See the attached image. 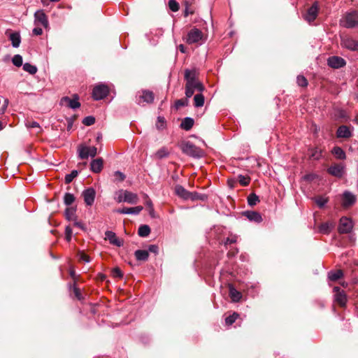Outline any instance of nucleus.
<instances>
[{
	"label": "nucleus",
	"mask_w": 358,
	"mask_h": 358,
	"mask_svg": "<svg viewBox=\"0 0 358 358\" xmlns=\"http://www.w3.org/2000/svg\"><path fill=\"white\" fill-rule=\"evenodd\" d=\"M204 104V96L201 94H196L194 97V105L195 107H201Z\"/></svg>",
	"instance_id": "obj_36"
},
{
	"label": "nucleus",
	"mask_w": 358,
	"mask_h": 358,
	"mask_svg": "<svg viewBox=\"0 0 358 358\" xmlns=\"http://www.w3.org/2000/svg\"><path fill=\"white\" fill-rule=\"evenodd\" d=\"M343 273L341 270L331 271L328 273V278L331 281H336L341 278Z\"/></svg>",
	"instance_id": "obj_32"
},
{
	"label": "nucleus",
	"mask_w": 358,
	"mask_h": 358,
	"mask_svg": "<svg viewBox=\"0 0 358 358\" xmlns=\"http://www.w3.org/2000/svg\"><path fill=\"white\" fill-rule=\"evenodd\" d=\"M78 174V171L73 170L71 172V173L66 175L65 176V182L69 184L73 181V180L77 177Z\"/></svg>",
	"instance_id": "obj_41"
},
{
	"label": "nucleus",
	"mask_w": 358,
	"mask_h": 358,
	"mask_svg": "<svg viewBox=\"0 0 358 358\" xmlns=\"http://www.w3.org/2000/svg\"><path fill=\"white\" fill-rule=\"evenodd\" d=\"M352 227V220L346 217H343L340 219L338 231L341 234L350 233Z\"/></svg>",
	"instance_id": "obj_7"
},
{
	"label": "nucleus",
	"mask_w": 358,
	"mask_h": 358,
	"mask_svg": "<svg viewBox=\"0 0 358 358\" xmlns=\"http://www.w3.org/2000/svg\"><path fill=\"white\" fill-rule=\"evenodd\" d=\"M150 233V229L148 225H141L138 228V234L141 237H146Z\"/></svg>",
	"instance_id": "obj_35"
},
{
	"label": "nucleus",
	"mask_w": 358,
	"mask_h": 358,
	"mask_svg": "<svg viewBox=\"0 0 358 358\" xmlns=\"http://www.w3.org/2000/svg\"><path fill=\"white\" fill-rule=\"evenodd\" d=\"M188 104V100L187 99H178L176 101L175 106L176 108H179L180 107L186 106Z\"/></svg>",
	"instance_id": "obj_53"
},
{
	"label": "nucleus",
	"mask_w": 358,
	"mask_h": 358,
	"mask_svg": "<svg viewBox=\"0 0 358 358\" xmlns=\"http://www.w3.org/2000/svg\"><path fill=\"white\" fill-rule=\"evenodd\" d=\"M112 274L113 277L121 278L123 277V273L120 268L118 267L114 268L112 271Z\"/></svg>",
	"instance_id": "obj_56"
},
{
	"label": "nucleus",
	"mask_w": 358,
	"mask_h": 358,
	"mask_svg": "<svg viewBox=\"0 0 358 358\" xmlns=\"http://www.w3.org/2000/svg\"><path fill=\"white\" fill-rule=\"evenodd\" d=\"M182 152L188 156L200 158L203 156V151L199 147L190 142H187L182 145Z\"/></svg>",
	"instance_id": "obj_2"
},
{
	"label": "nucleus",
	"mask_w": 358,
	"mask_h": 358,
	"mask_svg": "<svg viewBox=\"0 0 358 358\" xmlns=\"http://www.w3.org/2000/svg\"><path fill=\"white\" fill-rule=\"evenodd\" d=\"M78 152L79 157L85 159L89 157H95L97 154V148L94 146L80 145L78 149Z\"/></svg>",
	"instance_id": "obj_4"
},
{
	"label": "nucleus",
	"mask_w": 358,
	"mask_h": 358,
	"mask_svg": "<svg viewBox=\"0 0 358 358\" xmlns=\"http://www.w3.org/2000/svg\"><path fill=\"white\" fill-rule=\"evenodd\" d=\"M124 194V202L129 204H136L138 201V196L136 193H133L128 190H125Z\"/></svg>",
	"instance_id": "obj_25"
},
{
	"label": "nucleus",
	"mask_w": 358,
	"mask_h": 358,
	"mask_svg": "<svg viewBox=\"0 0 358 358\" xmlns=\"http://www.w3.org/2000/svg\"><path fill=\"white\" fill-rule=\"evenodd\" d=\"M34 23L36 25L41 24L45 28L48 27V17L43 10H38L35 12Z\"/></svg>",
	"instance_id": "obj_9"
},
{
	"label": "nucleus",
	"mask_w": 358,
	"mask_h": 358,
	"mask_svg": "<svg viewBox=\"0 0 358 358\" xmlns=\"http://www.w3.org/2000/svg\"><path fill=\"white\" fill-rule=\"evenodd\" d=\"M72 233H73V231H72L71 227H69V226L66 227V228H65L66 239L69 242L71 240Z\"/></svg>",
	"instance_id": "obj_58"
},
{
	"label": "nucleus",
	"mask_w": 358,
	"mask_h": 358,
	"mask_svg": "<svg viewBox=\"0 0 358 358\" xmlns=\"http://www.w3.org/2000/svg\"><path fill=\"white\" fill-rule=\"evenodd\" d=\"M75 201V196L71 193H66L64 196V202L66 206H70Z\"/></svg>",
	"instance_id": "obj_39"
},
{
	"label": "nucleus",
	"mask_w": 358,
	"mask_h": 358,
	"mask_svg": "<svg viewBox=\"0 0 358 358\" xmlns=\"http://www.w3.org/2000/svg\"><path fill=\"white\" fill-rule=\"evenodd\" d=\"M334 292H335V301L337 302L341 306L344 307L348 301L345 292L341 290L340 287H334Z\"/></svg>",
	"instance_id": "obj_14"
},
{
	"label": "nucleus",
	"mask_w": 358,
	"mask_h": 358,
	"mask_svg": "<svg viewBox=\"0 0 358 358\" xmlns=\"http://www.w3.org/2000/svg\"><path fill=\"white\" fill-rule=\"evenodd\" d=\"M341 45L350 50L358 51V41L350 37H344L341 39Z\"/></svg>",
	"instance_id": "obj_16"
},
{
	"label": "nucleus",
	"mask_w": 358,
	"mask_h": 358,
	"mask_svg": "<svg viewBox=\"0 0 358 358\" xmlns=\"http://www.w3.org/2000/svg\"><path fill=\"white\" fill-rule=\"evenodd\" d=\"M145 196L147 198V199L145 201V206L148 208L149 215H150L151 217L154 218L156 217V215H155V212L154 210L152 202L148 198V196L147 195Z\"/></svg>",
	"instance_id": "obj_38"
},
{
	"label": "nucleus",
	"mask_w": 358,
	"mask_h": 358,
	"mask_svg": "<svg viewBox=\"0 0 358 358\" xmlns=\"http://www.w3.org/2000/svg\"><path fill=\"white\" fill-rule=\"evenodd\" d=\"M166 126V121L164 117L159 116L156 123V127L158 129H163Z\"/></svg>",
	"instance_id": "obj_50"
},
{
	"label": "nucleus",
	"mask_w": 358,
	"mask_h": 358,
	"mask_svg": "<svg viewBox=\"0 0 358 358\" xmlns=\"http://www.w3.org/2000/svg\"><path fill=\"white\" fill-rule=\"evenodd\" d=\"M356 196L350 192L345 191L342 195L341 204L344 208L352 206L356 202Z\"/></svg>",
	"instance_id": "obj_8"
},
{
	"label": "nucleus",
	"mask_w": 358,
	"mask_h": 358,
	"mask_svg": "<svg viewBox=\"0 0 358 358\" xmlns=\"http://www.w3.org/2000/svg\"><path fill=\"white\" fill-rule=\"evenodd\" d=\"M310 151V157L313 159L318 160L322 156V151L321 149H319L318 148H313Z\"/></svg>",
	"instance_id": "obj_34"
},
{
	"label": "nucleus",
	"mask_w": 358,
	"mask_h": 358,
	"mask_svg": "<svg viewBox=\"0 0 358 358\" xmlns=\"http://www.w3.org/2000/svg\"><path fill=\"white\" fill-rule=\"evenodd\" d=\"M136 99L137 104L143 106L145 103H152L155 96L153 92L150 90H142L137 93Z\"/></svg>",
	"instance_id": "obj_3"
},
{
	"label": "nucleus",
	"mask_w": 358,
	"mask_h": 358,
	"mask_svg": "<svg viewBox=\"0 0 358 358\" xmlns=\"http://www.w3.org/2000/svg\"><path fill=\"white\" fill-rule=\"evenodd\" d=\"M122 192H125V190L120 189L115 192V199L117 203L124 202V194Z\"/></svg>",
	"instance_id": "obj_43"
},
{
	"label": "nucleus",
	"mask_w": 358,
	"mask_h": 358,
	"mask_svg": "<svg viewBox=\"0 0 358 358\" xmlns=\"http://www.w3.org/2000/svg\"><path fill=\"white\" fill-rule=\"evenodd\" d=\"M238 181L241 185L246 186L250 183V179L249 177L243 175H239L238 176Z\"/></svg>",
	"instance_id": "obj_47"
},
{
	"label": "nucleus",
	"mask_w": 358,
	"mask_h": 358,
	"mask_svg": "<svg viewBox=\"0 0 358 358\" xmlns=\"http://www.w3.org/2000/svg\"><path fill=\"white\" fill-rule=\"evenodd\" d=\"M95 195L96 192L92 187H90L85 189L82 193V196L84 199L85 203L88 206H91L94 203Z\"/></svg>",
	"instance_id": "obj_12"
},
{
	"label": "nucleus",
	"mask_w": 358,
	"mask_h": 358,
	"mask_svg": "<svg viewBox=\"0 0 358 358\" xmlns=\"http://www.w3.org/2000/svg\"><path fill=\"white\" fill-rule=\"evenodd\" d=\"M109 92L107 85L100 84L95 86L92 91V97L94 100H101L105 98Z\"/></svg>",
	"instance_id": "obj_5"
},
{
	"label": "nucleus",
	"mask_w": 358,
	"mask_h": 358,
	"mask_svg": "<svg viewBox=\"0 0 358 358\" xmlns=\"http://www.w3.org/2000/svg\"><path fill=\"white\" fill-rule=\"evenodd\" d=\"M95 122V118L92 116H87L83 120V123L86 126H91Z\"/></svg>",
	"instance_id": "obj_55"
},
{
	"label": "nucleus",
	"mask_w": 358,
	"mask_h": 358,
	"mask_svg": "<svg viewBox=\"0 0 358 358\" xmlns=\"http://www.w3.org/2000/svg\"><path fill=\"white\" fill-rule=\"evenodd\" d=\"M237 238L236 236L228 237L224 241V245L232 244L236 242Z\"/></svg>",
	"instance_id": "obj_60"
},
{
	"label": "nucleus",
	"mask_w": 358,
	"mask_h": 358,
	"mask_svg": "<svg viewBox=\"0 0 358 358\" xmlns=\"http://www.w3.org/2000/svg\"><path fill=\"white\" fill-rule=\"evenodd\" d=\"M23 69L31 75H34L37 72V67L30 63H24L23 64Z\"/></svg>",
	"instance_id": "obj_37"
},
{
	"label": "nucleus",
	"mask_w": 358,
	"mask_h": 358,
	"mask_svg": "<svg viewBox=\"0 0 358 358\" xmlns=\"http://www.w3.org/2000/svg\"><path fill=\"white\" fill-rule=\"evenodd\" d=\"M238 317V314L236 313H234L232 315L226 317L225 322L228 325H231L234 322H235V321L236 320V319Z\"/></svg>",
	"instance_id": "obj_46"
},
{
	"label": "nucleus",
	"mask_w": 358,
	"mask_h": 358,
	"mask_svg": "<svg viewBox=\"0 0 358 358\" xmlns=\"http://www.w3.org/2000/svg\"><path fill=\"white\" fill-rule=\"evenodd\" d=\"M331 152L338 159H345L346 157L345 152L340 147H334Z\"/></svg>",
	"instance_id": "obj_33"
},
{
	"label": "nucleus",
	"mask_w": 358,
	"mask_h": 358,
	"mask_svg": "<svg viewBox=\"0 0 358 358\" xmlns=\"http://www.w3.org/2000/svg\"><path fill=\"white\" fill-rule=\"evenodd\" d=\"M176 194L184 199L190 198V193L181 185H176L175 187Z\"/></svg>",
	"instance_id": "obj_26"
},
{
	"label": "nucleus",
	"mask_w": 358,
	"mask_h": 358,
	"mask_svg": "<svg viewBox=\"0 0 358 358\" xmlns=\"http://www.w3.org/2000/svg\"><path fill=\"white\" fill-rule=\"evenodd\" d=\"M78 258L81 261H83L85 262H90V258L88 255H87L85 253H84L83 252H80L78 255Z\"/></svg>",
	"instance_id": "obj_57"
},
{
	"label": "nucleus",
	"mask_w": 358,
	"mask_h": 358,
	"mask_svg": "<svg viewBox=\"0 0 358 358\" xmlns=\"http://www.w3.org/2000/svg\"><path fill=\"white\" fill-rule=\"evenodd\" d=\"M115 181L122 182L125 179V175L117 171L114 173Z\"/></svg>",
	"instance_id": "obj_54"
},
{
	"label": "nucleus",
	"mask_w": 358,
	"mask_h": 358,
	"mask_svg": "<svg viewBox=\"0 0 358 358\" xmlns=\"http://www.w3.org/2000/svg\"><path fill=\"white\" fill-rule=\"evenodd\" d=\"M32 32L36 36H40L43 34V29L40 27H35Z\"/></svg>",
	"instance_id": "obj_63"
},
{
	"label": "nucleus",
	"mask_w": 358,
	"mask_h": 358,
	"mask_svg": "<svg viewBox=\"0 0 358 358\" xmlns=\"http://www.w3.org/2000/svg\"><path fill=\"white\" fill-rule=\"evenodd\" d=\"M136 259L138 261H146L148 259L149 253L148 251L145 250H137L134 252Z\"/></svg>",
	"instance_id": "obj_31"
},
{
	"label": "nucleus",
	"mask_w": 358,
	"mask_h": 358,
	"mask_svg": "<svg viewBox=\"0 0 358 358\" xmlns=\"http://www.w3.org/2000/svg\"><path fill=\"white\" fill-rule=\"evenodd\" d=\"M169 155V152L165 148H162L159 149L156 153L155 157L157 159H162L164 157H166Z\"/></svg>",
	"instance_id": "obj_44"
},
{
	"label": "nucleus",
	"mask_w": 358,
	"mask_h": 358,
	"mask_svg": "<svg viewBox=\"0 0 358 358\" xmlns=\"http://www.w3.org/2000/svg\"><path fill=\"white\" fill-rule=\"evenodd\" d=\"M13 64L17 67H20L22 65V57L20 55H15L12 58Z\"/></svg>",
	"instance_id": "obj_45"
},
{
	"label": "nucleus",
	"mask_w": 358,
	"mask_h": 358,
	"mask_svg": "<svg viewBox=\"0 0 358 358\" xmlns=\"http://www.w3.org/2000/svg\"><path fill=\"white\" fill-rule=\"evenodd\" d=\"M143 210V206H138L136 207L131 208H123L117 209L115 211L120 214H133V215H138Z\"/></svg>",
	"instance_id": "obj_21"
},
{
	"label": "nucleus",
	"mask_w": 358,
	"mask_h": 358,
	"mask_svg": "<svg viewBox=\"0 0 358 358\" xmlns=\"http://www.w3.org/2000/svg\"><path fill=\"white\" fill-rule=\"evenodd\" d=\"M103 166V160L102 158H96L93 159L90 164V169L92 172L98 173L101 171Z\"/></svg>",
	"instance_id": "obj_23"
},
{
	"label": "nucleus",
	"mask_w": 358,
	"mask_h": 358,
	"mask_svg": "<svg viewBox=\"0 0 358 358\" xmlns=\"http://www.w3.org/2000/svg\"><path fill=\"white\" fill-rule=\"evenodd\" d=\"M203 38V33L197 28L191 29L186 37V42L189 44H193L199 42Z\"/></svg>",
	"instance_id": "obj_6"
},
{
	"label": "nucleus",
	"mask_w": 358,
	"mask_h": 358,
	"mask_svg": "<svg viewBox=\"0 0 358 358\" xmlns=\"http://www.w3.org/2000/svg\"><path fill=\"white\" fill-rule=\"evenodd\" d=\"M60 103L72 109H77L80 106V103L78 101V96L77 95H75L73 99H71L69 96H64L61 99Z\"/></svg>",
	"instance_id": "obj_11"
},
{
	"label": "nucleus",
	"mask_w": 358,
	"mask_h": 358,
	"mask_svg": "<svg viewBox=\"0 0 358 358\" xmlns=\"http://www.w3.org/2000/svg\"><path fill=\"white\" fill-rule=\"evenodd\" d=\"M229 296L234 302H238L242 298V294L236 290L231 285H229Z\"/></svg>",
	"instance_id": "obj_27"
},
{
	"label": "nucleus",
	"mask_w": 358,
	"mask_h": 358,
	"mask_svg": "<svg viewBox=\"0 0 358 358\" xmlns=\"http://www.w3.org/2000/svg\"><path fill=\"white\" fill-rule=\"evenodd\" d=\"M169 7L170 10L173 12H176L179 10V4L176 0H169Z\"/></svg>",
	"instance_id": "obj_52"
},
{
	"label": "nucleus",
	"mask_w": 358,
	"mask_h": 358,
	"mask_svg": "<svg viewBox=\"0 0 358 358\" xmlns=\"http://www.w3.org/2000/svg\"><path fill=\"white\" fill-rule=\"evenodd\" d=\"M25 125H26V127L27 128H36V129H38V131H37L38 133L41 131V128L39 124L37 122H35V121H32V122L27 121L25 122Z\"/></svg>",
	"instance_id": "obj_49"
},
{
	"label": "nucleus",
	"mask_w": 358,
	"mask_h": 358,
	"mask_svg": "<svg viewBox=\"0 0 358 358\" xmlns=\"http://www.w3.org/2000/svg\"><path fill=\"white\" fill-rule=\"evenodd\" d=\"M204 90L203 85L201 87L196 85L186 83L185 85V95L187 98H190L194 93L195 91L202 92Z\"/></svg>",
	"instance_id": "obj_19"
},
{
	"label": "nucleus",
	"mask_w": 358,
	"mask_h": 358,
	"mask_svg": "<svg viewBox=\"0 0 358 358\" xmlns=\"http://www.w3.org/2000/svg\"><path fill=\"white\" fill-rule=\"evenodd\" d=\"M296 82L297 84L301 87H306L308 85V80L303 76H298Z\"/></svg>",
	"instance_id": "obj_51"
},
{
	"label": "nucleus",
	"mask_w": 358,
	"mask_h": 358,
	"mask_svg": "<svg viewBox=\"0 0 358 358\" xmlns=\"http://www.w3.org/2000/svg\"><path fill=\"white\" fill-rule=\"evenodd\" d=\"M9 39L14 48H18L21 43V37L18 32H13L9 35Z\"/></svg>",
	"instance_id": "obj_29"
},
{
	"label": "nucleus",
	"mask_w": 358,
	"mask_h": 358,
	"mask_svg": "<svg viewBox=\"0 0 358 358\" xmlns=\"http://www.w3.org/2000/svg\"><path fill=\"white\" fill-rule=\"evenodd\" d=\"M327 64L331 68L339 69L345 66L346 62L341 57L332 56L327 59Z\"/></svg>",
	"instance_id": "obj_15"
},
{
	"label": "nucleus",
	"mask_w": 358,
	"mask_h": 358,
	"mask_svg": "<svg viewBox=\"0 0 358 358\" xmlns=\"http://www.w3.org/2000/svg\"><path fill=\"white\" fill-rule=\"evenodd\" d=\"M66 217L69 220H72L75 217V210L73 208H68L65 211Z\"/></svg>",
	"instance_id": "obj_48"
},
{
	"label": "nucleus",
	"mask_w": 358,
	"mask_h": 358,
	"mask_svg": "<svg viewBox=\"0 0 358 358\" xmlns=\"http://www.w3.org/2000/svg\"><path fill=\"white\" fill-rule=\"evenodd\" d=\"M158 246L156 245H150L148 247V250L147 251L157 254L158 252Z\"/></svg>",
	"instance_id": "obj_61"
},
{
	"label": "nucleus",
	"mask_w": 358,
	"mask_h": 358,
	"mask_svg": "<svg viewBox=\"0 0 358 358\" xmlns=\"http://www.w3.org/2000/svg\"><path fill=\"white\" fill-rule=\"evenodd\" d=\"M106 239L109 241L111 245L121 247L123 245L124 241L122 239L119 238L116 234L111 231H106L105 232Z\"/></svg>",
	"instance_id": "obj_17"
},
{
	"label": "nucleus",
	"mask_w": 358,
	"mask_h": 358,
	"mask_svg": "<svg viewBox=\"0 0 358 358\" xmlns=\"http://www.w3.org/2000/svg\"><path fill=\"white\" fill-rule=\"evenodd\" d=\"M327 172L333 176L341 178L345 173V166L343 164H334L328 168Z\"/></svg>",
	"instance_id": "obj_10"
},
{
	"label": "nucleus",
	"mask_w": 358,
	"mask_h": 358,
	"mask_svg": "<svg viewBox=\"0 0 358 358\" xmlns=\"http://www.w3.org/2000/svg\"><path fill=\"white\" fill-rule=\"evenodd\" d=\"M8 103H9L8 99H6L4 100L3 105L2 106L1 108L0 109V111H1V114H3L5 113V111L6 110V109L8 108Z\"/></svg>",
	"instance_id": "obj_62"
},
{
	"label": "nucleus",
	"mask_w": 358,
	"mask_h": 358,
	"mask_svg": "<svg viewBox=\"0 0 358 358\" xmlns=\"http://www.w3.org/2000/svg\"><path fill=\"white\" fill-rule=\"evenodd\" d=\"M334 227V224L333 222H327L321 224L319 227V231L324 234H329L333 227Z\"/></svg>",
	"instance_id": "obj_28"
},
{
	"label": "nucleus",
	"mask_w": 358,
	"mask_h": 358,
	"mask_svg": "<svg viewBox=\"0 0 358 358\" xmlns=\"http://www.w3.org/2000/svg\"><path fill=\"white\" fill-rule=\"evenodd\" d=\"M194 123V121L192 117H187L182 120L180 124V127L185 129V131H189L193 127Z\"/></svg>",
	"instance_id": "obj_30"
},
{
	"label": "nucleus",
	"mask_w": 358,
	"mask_h": 358,
	"mask_svg": "<svg viewBox=\"0 0 358 358\" xmlns=\"http://www.w3.org/2000/svg\"><path fill=\"white\" fill-rule=\"evenodd\" d=\"M259 201V197L255 194H250L248 197V203L250 206H253Z\"/></svg>",
	"instance_id": "obj_40"
},
{
	"label": "nucleus",
	"mask_w": 358,
	"mask_h": 358,
	"mask_svg": "<svg viewBox=\"0 0 358 358\" xmlns=\"http://www.w3.org/2000/svg\"><path fill=\"white\" fill-rule=\"evenodd\" d=\"M336 136L338 138H348L352 136V132L348 127L342 125L338 128Z\"/></svg>",
	"instance_id": "obj_24"
},
{
	"label": "nucleus",
	"mask_w": 358,
	"mask_h": 358,
	"mask_svg": "<svg viewBox=\"0 0 358 358\" xmlns=\"http://www.w3.org/2000/svg\"><path fill=\"white\" fill-rule=\"evenodd\" d=\"M185 79L186 80V83L196 85L199 87L203 85L201 83L196 79V73L194 71L187 69L185 71Z\"/></svg>",
	"instance_id": "obj_18"
},
{
	"label": "nucleus",
	"mask_w": 358,
	"mask_h": 358,
	"mask_svg": "<svg viewBox=\"0 0 358 358\" xmlns=\"http://www.w3.org/2000/svg\"><path fill=\"white\" fill-rule=\"evenodd\" d=\"M318 14V5L317 2H315L307 10V13L304 15V19L311 23L313 22Z\"/></svg>",
	"instance_id": "obj_13"
},
{
	"label": "nucleus",
	"mask_w": 358,
	"mask_h": 358,
	"mask_svg": "<svg viewBox=\"0 0 358 358\" xmlns=\"http://www.w3.org/2000/svg\"><path fill=\"white\" fill-rule=\"evenodd\" d=\"M204 90L203 85L201 87L196 85L186 83L185 85V95L187 98H190L194 93L195 91L202 92Z\"/></svg>",
	"instance_id": "obj_20"
},
{
	"label": "nucleus",
	"mask_w": 358,
	"mask_h": 358,
	"mask_svg": "<svg viewBox=\"0 0 358 358\" xmlns=\"http://www.w3.org/2000/svg\"><path fill=\"white\" fill-rule=\"evenodd\" d=\"M342 27L352 29L358 27V10L346 13L340 20Z\"/></svg>",
	"instance_id": "obj_1"
},
{
	"label": "nucleus",
	"mask_w": 358,
	"mask_h": 358,
	"mask_svg": "<svg viewBox=\"0 0 358 358\" xmlns=\"http://www.w3.org/2000/svg\"><path fill=\"white\" fill-rule=\"evenodd\" d=\"M243 216L247 217L250 221H253L259 223L262 221V217L260 213L256 211L247 210L243 213Z\"/></svg>",
	"instance_id": "obj_22"
},
{
	"label": "nucleus",
	"mask_w": 358,
	"mask_h": 358,
	"mask_svg": "<svg viewBox=\"0 0 358 358\" xmlns=\"http://www.w3.org/2000/svg\"><path fill=\"white\" fill-rule=\"evenodd\" d=\"M314 201L320 208H322L327 203L328 199L323 196H317L314 199Z\"/></svg>",
	"instance_id": "obj_42"
},
{
	"label": "nucleus",
	"mask_w": 358,
	"mask_h": 358,
	"mask_svg": "<svg viewBox=\"0 0 358 358\" xmlns=\"http://www.w3.org/2000/svg\"><path fill=\"white\" fill-rule=\"evenodd\" d=\"M191 3L185 2V9L184 11V15L185 17H187L189 14H192L194 12L192 10H190L189 8V6H190Z\"/></svg>",
	"instance_id": "obj_59"
},
{
	"label": "nucleus",
	"mask_w": 358,
	"mask_h": 358,
	"mask_svg": "<svg viewBox=\"0 0 358 358\" xmlns=\"http://www.w3.org/2000/svg\"><path fill=\"white\" fill-rule=\"evenodd\" d=\"M73 224H74L75 226H76V227H79V228L82 229L83 230H85V227H84V224H83L82 222H75Z\"/></svg>",
	"instance_id": "obj_64"
}]
</instances>
